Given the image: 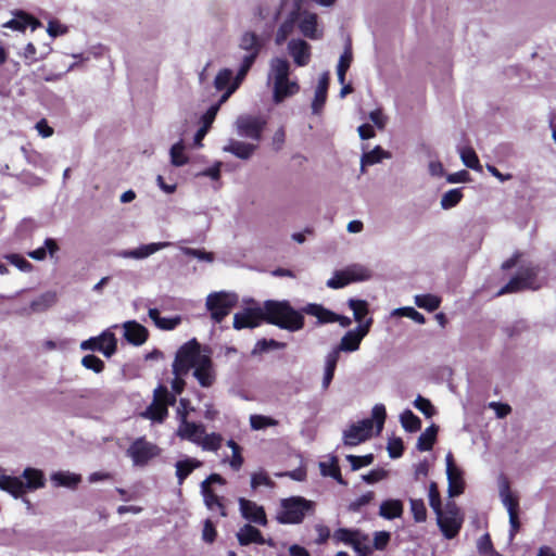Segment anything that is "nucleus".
Wrapping results in <instances>:
<instances>
[{
  "label": "nucleus",
  "mask_w": 556,
  "mask_h": 556,
  "mask_svg": "<svg viewBox=\"0 0 556 556\" xmlns=\"http://www.w3.org/2000/svg\"><path fill=\"white\" fill-rule=\"evenodd\" d=\"M264 323L280 329L296 332L304 328L305 318L302 312L295 309L289 301L267 300L263 303Z\"/></svg>",
  "instance_id": "f257e3e1"
},
{
  "label": "nucleus",
  "mask_w": 556,
  "mask_h": 556,
  "mask_svg": "<svg viewBox=\"0 0 556 556\" xmlns=\"http://www.w3.org/2000/svg\"><path fill=\"white\" fill-rule=\"evenodd\" d=\"M277 520L281 525L301 523L306 514L314 510V503L302 496H291L281 500Z\"/></svg>",
  "instance_id": "f03ea898"
},
{
  "label": "nucleus",
  "mask_w": 556,
  "mask_h": 556,
  "mask_svg": "<svg viewBox=\"0 0 556 556\" xmlns=\"http://www.w3.org/2000/svg\"><path fill=\"white\" fill-rule=\"evenodd\" d=\"M175 394L164 384H159L153 391V400L142 414L143 417L162 424L168 416V407L176 404Z\"/></svg>",
  "instance_id": "7ed1b4c3"
},
{
  "label": "nucleus",
  "mask_w": 556,
  "mask_h": 556,
  "mask_svg": "<svg viewBox=\"0 0 556 556\" xmlns=\"http://www.w3.org/2000/svg\"><path fill=\"white\" fill-rule=\"evenodd\" d=\"M437 523L445 539L456 538L463 527L464 516L460 508L453 501L446 503L445 507L435 513Z\"/></svg>",
  "instance_id": "20e7f679"
},
{
  "label": "nucleus",
  "mask_w": 556,
  "mask_h": 556,
  "mask_svg": "<svg viewBox=\"0 0 556 556\" xmlns=\"http://www.w3.org/2000/svg\"><path fill=\"white\" fill-rule=\"evenodd\" d=\"M202 357L200 355V345L195 339L185 343L176 352L173 363V374L175 376H185L191 368H194L198 361Z\"/></svg>",
  "instance_id": "39448f33"
},
{
  "label": "nucleus",
  "mask_w": 556,
  "mask_h": 556,
  "mask_svg": "<svg viewBox=\"0 0 556 556\" xmlns=\"http://www.w3.org/2000/svg\"><path fill=\"white\" fill-rule=\"evenodd\" d=\"M238 298L236 294L227 293L224 291L213 292L206 298V307L211 313L212 319L219 324L237 305Z\"/></svg>",
  "instance_id": "423d86ee"
},
{
  "label": "nucleus",
  "mask_w": 556,
  "mask_h": 556,
  "mask_svg": "<svg viewBox=\"0 0 556 556\" xmlns=\"http://www.w3.org/2000/svg\"><path fill=\"white\" fill-rule=\"evenodd\" d=\"M500 495L502 503L507 508L509 515V535L513 539L520 529V520H519V498L516 494L513 493L510 489L509 481L504 479L500 486Z\"/></svg>",
  "instance_id": "0eeeda50"
},
{
  "label": "nucleus",
  "mask_w": 556,
  "mask_h": 556,
  "mask_svg": "<svg viewBox=\"0 0 556 556\" xmlns=\"http://www.w3.org/2000/svg\"><path fill=\"white\" fill-rule=\"evenodd\" d=\"M372 325V318H368L365 323L358 325L355 330H349L341 339L340 344L334 348L332 351H338V355L340 356V352H354L359 349L361 342L365 336L370 330Z\"/></svg>",
  "instance_id": "6e6552de"
},
{
  "label": "nucleus",
  "mask_w": 556,
  "mask_h": 556,
  "mask_svg": "<svg viewBox=\"0 0 556 556\" xmlns=\"http://www.w3.org/2000/svg\"><path fill=\"white\" fill-rule=\"evenodd\" d=\"M81 350H91L103 353L104 356L111 357L117 350V340L114 333L110 331L102 332L99 337H92L80 343Z\"/></svg>",
  "instance_id": "1a4fd4ad"
},
{
  "label": "nucleus",
  "mask_w": 556,
  "mask_h": 556,
  "mask_svg": "<svg viewBox=\"0 0 556 556\" xmlns=\"http://www.w3.org/2000/svg\"><path fill=\"white\" fill-rule=\"evenodd\" d=\"M447 493L450 497L459 496L465 492L464 473L455 464L454 456L450 452L446 455Z\"/></svg>",
  "instance_id": "9d476101"
},
{
  "label": "nucleus",
  "mask_w": 556,
  "mask_h": 556,
  "mask_svg": "<svg viewBox=\"0 0 556 556\" xmlns=\"http://www.w3.org/2000/svg\"><path fill=\"white\" fill-rule=\"evenodd\" d=\"M372 432V420L363 419L357 424H353L343 432V441L345 445L355 446L358 445L371 437Z\"/></svg>",
  "instance_id": "9b49d317"
},
{
  "label": "nucleus",
  "mask_w": 556,
  "mask_h": 556,
  "mask_svg": "<svg viewBox=\"0 0 556 556\" xmlns=\"http://www.w3.org/2000/svg\"><path fill=\"white\" fill-rule=\"evenodd\" d=\"M264 323V306L247 307L233 316V328L241 330L244 328H256Z\"/></svg>",
  "instance_id": "f8f14e48"
},
{
  "label": "nucleus",
  "mask_w": 556,
  "mask_h": 556,
  "mask_svg": "<svg viewBox=\"0 0 556 556\" xmlns=\"http://www.w3.org/2000/svg\"><path fill=\"white\" fill-rule=\"evenodd\" d=\"M127 454L131 457L135 465L144 466L156 456L157 452L155 445L140 438L129 446Z\"/></svg>",
  "instance_id": "ddd939ff"
},
{
  "label": "nucleus",
  "mask_w": 556,
  "mask_h": 556,
  "mask_svg": "<svg viewBox=\"0 0 556 556\" xmlns=\"http://www.w3.org/2000/svg\"><path fill=\"white\" fill-rule=\"evenodd\" d=\"M237 126L240 135L260 141L266 122L261 117L240 116L237 121Z\"/></svg>",
  "instance_id": "4468645a"
},
{
  "label": "nucleus",
  "mask_w": 556,
  "mask_h": 556,
  "mask_svg": "<svg viewBox=\"0 0 556 556\" xmlns=\"http://www.w3.org/2000/svg\"><path fill=\"white\" fill-rule=\"evenodd\" d=\"M178 414L180 415V425L177 430V435L182 440L198 444L201 435L205 433L204 425L188 421L186 410L181 412L178 409Z\"/></svg>",
  "instance_id": "2eb2a0df"
},
{
  "label": "nucleus",
  "mask_w": 556,
  "mask_h": 556,
  "mask_svg": "<svg viewBox=\"0 0 556 556\" xmlns=\"http://www.w3.org/2000/svg\"><path fill=\"white\" fill-rule=\"evenodd\" d=\"M13 18L2 24V27L10 28L12 30L25 31L27 27L33 30L41 26V22L24 10H15L13 12Z\"/></svg>",
  "instance_id": "dca6fc26"
},
{
  "label": "nucleus",
  "mask_w": 556,
  "mask_h": 556,
  "mask_svg": "<svg viewBox=\"0 0 556 556\" xmlns=\"http://www.w3.org/2000/svg\"><path fill=\"white\" fill-rule=\"evenodd\" d=\"M238 502L240 513L244 519L260 526L267 525V516L263 506L257 505L255 502L244 497H240Z\"/></svg>",
  "instance_id": "f3484780"
},
{
  "label": "nucleus",
  "mask_w": 556,
  "mask_h": 556,
  "mask_svg": "<svg viewBox=\"0 0 556 556\" xmlns=\"http://www.w3.org/2000/svg\"><path fill=\"white\" fill-rule=\"evenodd\" d=\"M193 376L203 388H210L214 384L216 376L210 356L202 355L194 367Z\"/></svg>",
  "instance_id": "a211bd4d"
},
{
  "label": "nucleus",
  "mask_w": 556,
  "mask_h": 556,
  "mask_svg": "<svg viewBox=\"0 0 556 556\" xmlns=\"http://www.w3.org/2000/svg\"><path fill=\"white\" fill-rule=\"evenodd\" d=\"M124 337L132 345H142L149 338L148 329L136 320L124 323Z\"/></svg>",
  "instance_id": "6ab92c4d"
},
{
  "label": "nucleus",
  "mask_w": 556,
  "mask_h": 556,
  "mask_svg": "<svg viewBox=\"0 0 556 556\" xmlns=\"http://www.w3.org/2000/svg\"><path fill=\"white\" fill-rule=\"evenodd\" d=\"M288 50L298 66H305L311 60V46L303 39H292Z\"/></svg>",
  "instance_id": "aec40b11"
},
{
  "label": "nucleus",
  "mask_w": 556,
  "mask_h": 556,
  "mask_svg": "<svg viewBox=\"0 0 556 556\" xmlns=\"http://www.w3.org/2000/svg\"><path fill=\"white\" fill-rule=\"evenodd\" d=\"M299 91V84L296 81L289 80V78L274 81V102L281 103L285 99L296 94Z\"/></svg>",
  "instance_id": "412c9836"
},
{
  "label": "nucleus",
  "mask_w": 556,
  "mask_h": 556,
  "mask_svg": "<svg viewBox=\"0 0 556 556\" xmlns=\"http://www.w3.org/2000/svg\"><path fill=\"white\" fill-rule=\"evenodd\" d=\"M303 315L307 314L317 318L320 325L336 323V313L318 303H308L302 307Z\"/></svg>",
  "instance_id": "4be33fe9"
},
{
  "label": "nucleus",
  "mask_w": 556,
  "mask_h": 556,
  "mask_svg": "<svg viewBox=\"0 0 556 556\" xmlns=\"http://www.w3.org/2000/svg\"><path fill=\"white\" fill-rule=\"evenodd\" d=\"M263 41L254 31H245L240 39V49L248 51L247 55H253V62L257 59L263 49Z\"/></svg>",
  "instance_id": "5701e85b"
},
{
  "label": "nucleus",
  "mask_w": 556,
  "mask_h": 556,
  "mask_svg": "<svg viewBox=\"0 0 556 556\" xmlns=\"http://www.w3.org/2000/svg\"><path fill=\"white\" fill-rule=\"evenodd\" d=\"M329 88V74L324 73L319 78L318 86L315 90V96L312 102V111L314 114H318L325 106L327 100V93Z\"/></svg>",
  "instance_id": "b1692460"
},
{
  "label": "nucleus",
  "mask_w": 556,
  "mask_h": 556,
  "mask_svg": "<svg viewBox=\"0 0 556 556\" xmlns=\"http://www.w3.org/2000/svg\"><path fill=\"white\" fill-rule=\"evenodd\" d=\"M237 539L241 546H248L252 543L263 545L264 542L262 532L250 523H247L239 529Z\"/></svg>",
  "instance_id": "393cba45"
},
{
  "label": "nucleus",
  "mask_w": 556,
  "mask_h": 556,
  "mask_svg": "<svg viewBox=\"0 0 556 556\" xmlns=\"http://www.w3.org/2000/svg\"><path fill=\"white\" fill-rule=\"evenodd\" d=\"M202 465L203 463L201 460L192 457L178 460L175 465L178 484L181 485L192 471L200 468Z\"/></svg>",
  "instance_id": "a878e982"
},
{
  "label": "nucleus",
  "mask_w": 556,
  "mask_h": 556,
  "mask_svg": "<svg viewBox=\"0 0 556 556\" xmlns=\"http://www.w3.org/2000/svg\"><path fill=\"white\" fill-rule=\"evenodd\" d=\"M201 493L208 509H217L222 517L227 516L224 497L217 495L212 488H201Z\"/></svg>",
  "instance_id": "bb28decb"
},
{
  "label": "nucleus",
  "mask_w": 556,
  "mask_h": 556,
  "mask_svg": "<svg viewBox=\"0 0 556 556\" xmlns=\"http://www.w3.org/2000/svg\"><path fill=\"white\" fill-rule=\"evenodd\" d=\"M257 146L252 143H247L238 140H230L229 143L224 148V151L229 152L241 160L250 159Z\"/></svg>",
  "instance_id": "cd10ccee"
},
{
  "label": "nucleus",
  "mask_w": 556,
  "mask_h": 556,
  "mask_svg": "<svg viewBox=\"0 0 556 556\" xmlns=\"http://www.w3.org/2000/svg\"><path fill=\"white\" fill-rule=\"evenodd\" d=\"M299 16H300L299 11L293 10L290 12L288 17L281 23V25L279 26V28L276 33L275 41L277 45H282L288 39V37L292 34L295 23L299 20Z\"/></svg>",
  "instance_id": "c85d7f7f"
},
{
  "label": "nucleus",
  "mask_w": 556,
  "mask_h": 556,
  "mask_svg": "<svg viewBox=\"0 0 556 556\" xmlns=\"http://www.w3.org/2000/svg\"><path fill=\"white\" fill-rule=\"evenodd\" d=\"M403 503L401 500H386L380 504L379 515L388 520L400 518L403 515Z\"/></svg>",
  "instance_id": "c756f323"
},
{
  "label": "nucleus",
  "mask_w": 556,
  "mask_h": 556,
  "mask_svg": "<svg viewBox=\"0 0 556 556\" xmlns=\"http://www.w3.org/2000/svg\"><path fill=\"white\" fill-rule=\"evenodd\" d=\"M22 477L26 480L24 483L26 490H37L43 488L46 484V478L41 470L27 467L24 469Z\"/></svg>",
  "instance_id": "7c9ffc66"
},
{
  "label": "nucleus",
  "mask_w": 556,
  "mask_h": 556,
  "mask_svg": "<svg viewBox=\"0 0 556 556\" xmlns=\"http://www.w3.org/2000/svg\"><path fill=\"white\" fill-rule=\"evenodd\" d=\"M51 481L55 486H65L68 489H76L79 482L81 481V477L76 473H72L68 471H59L51 476Z\"/></svg>",
  "instance_id": "2f4dec72"
},
{
  "label": "nucleus",
  "mask_w": 556,
  "mask_h": 556,
  "mask_svg": "<svg viewBox=\"0 0 556 556\" xmlns=\"http://www.w3.org/2000/svg\"><path fill=\"white\" fill-rule=\"evenodd\" d=\"M439 432V427L437 425L429 426L418 438L417 448L421 452H427L432 450L437 435Z\"/></svg>",
  "instance_id": "473e14b6"
},
{
  "label": "nucleus",
  "mask_w": 556,
  "mask_h": 556,
  "mask_svg": "<svg viewBox=\"0 0 556 556\" xmlns=\"http://www.w3.org/2000/svg\"><path fill=\"white\" fill-rule=\"evenodd\" d=\"M339 361L338 351H330L326 356L325 372L323 378V389L327 390L334 377V371Z\"/></svg>",
  "instance_id": "72a5a7b5"
},
{
  "label": "nucleus",
  "mask_w": 556,
  "mask_h": 556,
  "mask_svg": "<svg viewBox=\"0 0 556 556\" xmlns=\"http://www.w3.org/2000/svg\"><path fill=\"white\" fill-rule=\"evenodd\" d=\"M148 314L149 317L154 321L155 326L162 330H173L181 321L179 316L173 318L161 317L160 311L157 308H150Z\"/></svg>",
  "instance_id": "f704fd0d"
},
{
  "label": "nucleus",
  "mask_w": 556,
  "mask_h": 556,
  "mask_svg": "<svg viewBox=\"0 0 556 556\" xmlns=\"http://www.w3.org/2000/svg\"><path fill=\"white\" fill-rule=\"evenodd\" d=\"M299 28L305 37L317 39V15L315 13H306L300 21Z\"/></svg>",
  "instance_id": "c9c22d12"
},
{
  "label": "nucleus",
  "mask_w": 556,
  "mask_h": 556,
  "mask_svg": "<svg viewBox=\"0 0 556 556\" xmlns=\"http://www.w3.org/2000/svg\"><path fill=\"white\" fill-rule=\"evenodd\" d=\"M224 438L220 433L212 432L201 435L197 445L204 451L217 452L223 445Z\"/></svg>",
  "instance_id": "e433bc0d"
},
{
  "label": "nucleus",
  "mask_w": 556,
  "mask_h": 556,
  "mask_svg": "<svg viewBox=\"0 0 556 556\" xmlns=\"http://www.w3.org/2000/svg\"><path fill=\"white\" fill-rule=\"evenodd\" d=\"M319 468L323 476L333 478L339 484H348V482L343 479L341 475V469L337 458H332V460L329 464L320 463Z\"/></svg>",
  "instance_id": "4c0bfd02"
},
{
  "label": "nucleus",
  "mask_w": 556,
  "mask_h": 556,
  "mask_svg": "<svg viewBox=\"0 0 556 556\" xmlns=\"http://www.w3.org/2000/svg\"><path fill=\"white\" fill-rule=\"evenodd\" d=\"M271 72L274 73V81L283 80L289 78L290 64L286 59L275 58L270 63Z\"/></svg>",
  "instance_id": "58836bf2"
},
{
  "label": "nucleus",
  "mask_w": 556,
  "mask_h": 556,
  "mask_svg": "<svg viewBox=\"0 0 556 556\" xmlns=\"http://www.w3.org/2000/svg\"><path fill=\"white\" fill-rule=\"evenodd\" d=\"M540 268L538 266H527L520 268L518 277L522 280L528 289L538 290L539 285H535Z\"/></svg>",
  "instance_id": "ea45409f"
},
{
  "label": "nucleus",
  "mask_w": 556,
  "mask_h": 556,
  "mask_svg": "<svg viewBox=\"0 0 556 556\" xmlns=\"http://www.w3.org/2000/svg\"><path fill=\"white\" fill-rule=\"evenodd\" d=\"M361 530L358 529H348V528H339L333 532L332 539L336 543H344L346 545L353 546L355 540L359 538Z\"/></svg>",
  "instance_id": "a19ab883"
},
{
  "label": "nucleus",
  "mask_w": 556,
  "mask_h": 556,
  "mask_svg": "<svg viewBox=\"0 0 556 556\" xmlns=\"http://www.w3.org/2000/svg\"><path fill=\"white\" fill-rule=\"evenodd\" d=\"M401 424L402 427L407 432H417L421 429V420L415 415L410 409H405L401 414Z\"/></svg>",
  "instance_id": "79ce46f5"
},
{
  "label": "nucleus",
  "mask_w": 556,
  "mask_h": 556,
  "mask_svg": "<svg viewBox=\"0 0 556 556\" xmlns=\"http://www.w3.org/2000/svg\"><path fill=\"white\" fill-rule=\"evenodd\" d=\"M415 303L418 307L429 312L437 311L441 305V299L434 294H420L415 296Z\"/></svg>",
  "instance_id": "37998d69"
},
{
  "label": "nucleus",
  "mask_w": 556,
  "mask_h": 556,
  "mask_svg": "<svg viewBox=\"0 0 556 556\" xmlns=\"http://www.w3.org/2000/svg\"><path fill=\"white\" fill-rule=\"evenodd\" d=\"M352 59H353L352 49H351V46H348V47H345L344 52L340 56L338 68H337L338 80L340 84H344V81H345V75H346L348 70L351 66Z\"/></svg>",
  "instance_id": "c03bdc74"
},
{
  "label": "nucleus",
  "mask_w": 556,
  "mask_h": 556,
  "mask_svg": "<svg viewBox=\"0 0 556 556\" xmlns=\"http://www.w3.org/2000/svg\"><path fill=\"white\" fill-rule=\"evenodd\" d=\"M348 305L353 311L354 319L359 325L363 324L364 318L369 313L368 303L365 300L350 299Z\"/></svg>",
  "instance_id": "a18cd8bd"
},
{
  "label": "nucleus",
  "mask_w": 556,
  "mask_h": 556,
  "mask_svg": "<svg viewBox=\"0 0 556 556\" xmlns=\"http://www.w3.org/2000/svg\"><path fill=\"white\" fill-rule=\"evenodd\" d=\"M388 157H390V153L384 151L381 147L377 146L371 151L363 154L362 165H374Z\"/></svg>",
  "instance_id": "49530a36"
},
{
  "label": "nucleus",
  "mask_w": 556,
  "mask_h": 556,
  "mask_svg": "<svg viewBox=\"0 0 556 556\" xmlns=\"http://www.w3.org/2000/svg\"><path fill=\"white\" fill-rule=\"evenodd\" d=\"M464 194L460 188L451 189L445 192L441 199V206L444 210L456 206L463 199Z\"/></svg>",
  "instance_id": "de8ad7c7"
},
{
  "label": "nucleus",
  "mask_w": 556,
  "mask_h": 556,
  "mask_svg": "<svg viewBox=\"0 0 556 556\" xmlns=\"http://www.w3.org/2000/svg\"><path fill=\"white\" fill-rule=\"evenodd\" d=\"M168 245V243H150L147 245H142L136 250H132L128 253H126L127 256L134 257V258H143L147 257L156 251H159L161 248Z\"/></svg>",
  "instance_id": "09e8293b"
},
{
  "label": "nucleus",
  "mask_w": 556,
  "mask_h": 556,
  "mask_svg": "<svg viewBox=\"0 0 556 556\" xmlns=\"http://www.w3.org/2000/svg\"><path fill=\"white\" fill-rule=\"evenodd\" d=\"M353 549L358 556H370L372 554V546L369 544V536L361 531L359 538H357L353 544Z\"/></svg>",
  "instance_id": "8fccbe9b"
},
{
  "label": "nucleus",
  "mask_w": 556,
  "mask_h": 556,
  "mask_svg": "<svg viewBox=\"0 0 556 556\" xmlns=\"http://www.w3.org/2000/svg\"><path fill=\"white\" fill-rule=\"evenodd\" d=\"M286 346H287V344L285 342L277 341L275 339H265L264 338L256 342V344L253 349V354L264 353V352L269 351L270 349L282 350Z\"/></svg>",
  "instance_id": "3c124183"
},
{
  "label": "nucleus",
  "mask_w": 556,
  "mask_h": 556,
  "mask_svg": "<svg viewBox=\"0 0 556 556\" xmlns=\"http://www.w3.org/2000/svg\"><path fill=\"white\" fill-rule=\"evenodd\" d=\"M460 159H462L463 163L468 168H471L475 170L481 169L479 157L472 148L468 147V148L462 149Z\"/></svg>",
  "instance_id": "603ef678"
},
{
  "label": "nucleus",
  "mask_w": 556,
  "mask_h": 556,
  "mask_svg": "<svg viewBox=\"0 0 556 556\" xmlns=\"http://www.w3.org/2000/svg\"><path fill=\"white\" fill-rule=\"evenodd\" d=\"M253 64H254L253 55H244V58L241 62V65L239 67V71L230 86H236V90H237L239 88V86L241 85L242 80L248 75V73L251 70V67L253 66Z\"/></svg>",
  "instance_id": "864d4df0"
},
{
  "label": "nucleus",
  "mask_w": 556,
  "mask_h": 556,
  "mask_svg": "<svg viewBox=\"0 0 556 556\" xmlns=\"http://www.w3.org/2000/svg\"><path fill=\"white\" fill-rule=\"evenodd\" d=\"M185 147L182 141L175 143L170 148V162L175 166H184L189 162L188 156L184 153Z\"/></svg>",
  "instance_id": "5fc2aeb1"
},
{
  "label": "nucleus",
  "mask_w": 556,
  "mask_h": 556,
  "mask_svg": "<svg viewBox=\"0 0 556 556\" xmlns=\"http://www.w3.org/2000/svg\"><path fill=\"white\" fill-rule=\"evenodd\" d=\"M528 288L522 282V280L518 277V275L514 276L504 287H502L496 295L501 296L508 293H517L522 290H527Z\"/></svg>",
  "instance_id": "6e6d98bb"
},
{
  "label": "nucleus",
  "mask_w": 556,
  "mask_h": 556,
  "mask_svg": "<svg viewBox=\"0 0 556 556\" xmlns=\"http://www.w3.org/2000/svg\"><path fill=\"white\" fill-rule=\"evenodd\" d=\"M410 510L416 522H425L427 519V508L421 498L410 500Z\"/></svg>",
  "instance_id": "4d7b16f0"
},
{
  "label": "nucleus",
  "mask_w": 556,
  "mask_h": 556,
  "mask_svg": "<svg viewBox=\"0 0 556 556\" xmlns=\"http://www.w3.org/2000/svg\"><path fill=\"white\" fill-rule=\"evenodd\" d=\"M232 79V72L229 68H223L220 70L215 79H214V87L218 90H225L231 85Z\"/></svg>",
  "instance_id": "13d9d810"
},
{
  "label": "nucleus",
  "mask_w": 556,
  "mask_h": 556,
  "mask_svg": "<svg viewBox=\"0 0 556 556\" xmlns=\"http://www.w3.org/2000/svg\"><path fill=\"white\" fill-rule=\"evenodd\" d=\"M350 282V276L348 269L338 270L334 273L333 277L327 281V287L331 289H340L348 286Z\"/></svg>",
  "instance_id": "bf43d9fd"
},
{
  "label": "nucleus",
  "mask_w": 556,
  "mask_h": 556,
  "mask_svg": "<svg viewBox=\"0 0 556 556\" xmlns=\"http://www.w3.org/2000/svg\"><path fill=\"white\" fill-rule=\"evenodd\" d=\"M428 496H429V505L432 508V510L434 511V514L439 513L440 510L443 509L438 484L433 481L429 484Z\"/></svg>",
  "instance_id": "052dcab7"
},
{
  "label": "nucleus",
  "mask_w": 556,
  "mask_h": 556,
  "mask_svg": "<svg viewBox=\"0 0 556 556\" xmlns=\"http://www.w3.org/2000/svg\"><path fill=\"white\" fill-rule=\"evenodd\" d=\"M81 365L97 374L102 372L105 367L104 362L93 354L85 355L81 359Z\"/></svg>",
  "instance_id": "680f3d73"
},
{
  "label": "nucleus",
  "mask_w": 556,
  "mask_h": 556,
  "mask_svg": "<svg viewBox=\"0 0 556 556\" xmlns=\"http://www.w3.org/2000/svg\"><path fill=\"white\" fill-rule=\"evenodd\" d=\"M346 460L351 464L352 470L355 471L363 467L371 465L375 460V457L372 454H367L364 456L348 455Z\"/></svg>",
  "instance_id": "e2e57ef3"
},
{
  "label": "nucleus",
  "mask_w": 556,
  "mask_h": 556,
  "mask_svg": "<svg viewBox=\"0 0 556 556\" xmlns=\"http://www.w3.org/2000/svg\"><path fill=\"white\" fill-rule=\"evenodd\" d=\"M4 491L13 495L15 498L21 497L25 494L24 482L17 477H11Z\"/></svg>",
  "instance_id": "0e129e2a"
},
{
  "label": "nucleus",
  "mask_w": 556,
  "mask_h": 556,
  "mask_svg": "<svg viewBox=\"0 0 556 556\" xmlns=\"http://www.w3.org/2000/svg\"><path fill=\"white\" fill-rule=\"evenodd\" d=\"M250 425L252 429L261 430L266 427L276 426L277 421L264 415H251Z\"/></svg>",
  "instance_id": "69168bd1"
},
{
  "label": "nucleus",
  "mask_w": 556,
  "mask_h": 556,
  "mask_svg": "<svg viewBox=\"0 0 556 556\" xmlns=\"http://www.w3.org/2000/svg\"><path fill=\"white\" fill-rule=\"evenodd\" d=\"M375 498V493L372 491H368L362 494L359 497L354 500L349 504V510L353 513H357L362 509V507L368 505Z\"/></svg>",
  "instance_id": "338daca9"
},
{
  "label": "nucleus",
  "mask_w": 556,
  "mask_h": 556,
  "mask_svg": "<svg viewBox=\"0 0 556 556\" xmlns=\"http://www.w3.org/2000/svg\"><path fill=\"white\" fill-rule=\"evenodd\" d=\"M414 406L420 410L427 418H431L435 414L432 403L421 395H418L414 401Z\"/></svg>",
  "instance_id": "774afa93"
}]
</instances>
